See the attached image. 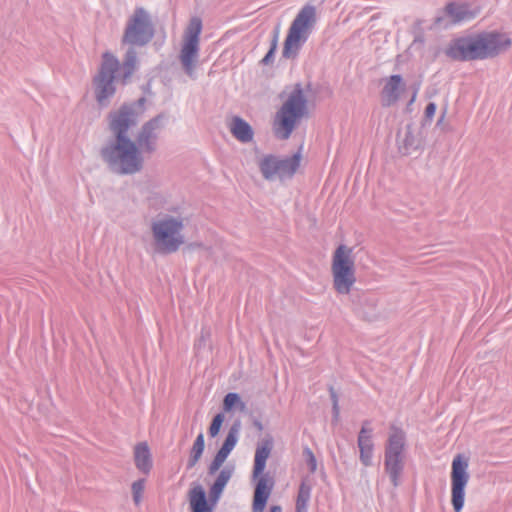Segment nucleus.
<instances>
[{
  "label": "nucleus",
  "instance_id": "1",
  "mask_svg": "<svg viewBox=\"0 0 512 512\" xmlns=\"http://www.w3.org/2000/svg\"><path fill=\"white\" fill-rule=\"evenodd\" d=\"M512 41L506 33L489 31L455 39L449 43L446 55L458 61L494 58L510 48Z\"/></svg>",
  "mask_w": 512,
  "mask_h": 512
},
{
  "label": "nucleus",
  "instance_id": "2",
  "mask_svg": "<svg viewBox=\"0 0 512 512\" xmlns=\"http://www.w3.org/2000/svg\"><path fill=\"white\" fill-rule=\"evenodd\" d=\"M137 69V52L129 48L120 64L116 56L105 52L97 75L93 79L94 94L100 106H107L116 92V82L126 84Z\"/></svg>",
  "mask_w": 512,
  "mask_h": 512
},
{
  "label": "nucleus",
  "instance_id": "3",
  "mask_svg": "<svg viewBox=\"0 0 512 512\" xmlns=\"http://www.w3.org/2000/svg\"><path fill=\"white\" fill-rule=\"evenodd\" d=\"M100 154L109 169L119 175H133L144 167V155L131 138L109 140Z\"/></svg>",
  "mask_w": 512,
  "mask_h": 512
},
{
  "label": "nucleus",
  "instance_id": "4",
  "mask_svg": "<svg viewBox=\"0 0 512 512\" xmlns=\"http://www.w3.org/2000/svg\"><path fill=\"white\" fill-rule=\"evenodd\" d=\"M185 222L186 218L178 212L158 214L151 222L155 251L161 254L178 251L186 242Z\"/></svg>",
  "mask_w": 512,
  "mask_h": 512
},
{
  "label": "nucleus",
  "instance_id": "5",
  "mask_svg": "<svg viewBox=\"0 0 512 512\" xmlns=\"http://www.w3.org/2000/svg\"><path fill=\"white\" fill-rule=\"evenodd\" d=\"M307 115V98L297 84L273 119V132L280 140L288 139L302 118Z\"/></svg>",
  "mask_w": 512,
  "mask_h": 512
},
{
  "label": "nucleus",
  "instance_id": "6",
  "mask_svg": "<svg viewBox=\"0 0 512 512\" xmlns=\"http://www.w3.org/2000/svg\"><path fill=\"white\" fill-rule=\"evenodd\" d=\"M331 274L334 290L338 294L348 295L356 283V263L352 247L341 244L335 249L331 259Z\"/></svg>",
  "mask_w": 512,
  "mask_h": 512
},
{
  "label": "nucleus",
  "instance_id": "7",
  "mask_svg": "<svg viewBox=\"0 0 512 512\" xmlns=\"http://www.w3.org/2000/svg\"><path fill=\"white\" fill-rule=\"evenodd\" d=\"M316 22V9L312 5H305L297 14L284 41L282 55L287 59H294L303 44L307 41L312 27Z\"/></svg>",
  "mask_w": 512,
  "mask_h": 512
},
{
  "label": "nucleus",
  "instance_id": "8",
  "mask_svg": "<svg viewBox=\"0 0 512 512\" xmlns=\"http://www.w3.org/2000/svg\"><path fill=\"white\" fill-rule=\"evenodd\" d=\"M201 31V19L198 17L191 18L184 31L178 55L184 73L193 80L197 78L196 69L199 62Z\"/></svg>",
  "mask_w": 512,
  "mask_h": 512
},
{
  "label": "nucleus",
  "instance_id": "9",
  "mask_svg": "<svg viewBox=\"0 0 512 512\" xmlns=\"http://www.w3.org/2000/svg\"><path fill=\"white\" fill-rule=\"evenodd\" d=\"M155 29L149 12L143 7H137L128 17L122 36V43L134 46H145L154 37Z\"/></svg>",
  "mask_w": 512,
  "mask_h": 512
},
{
  "label": "nucleus",
  "instance_id": "10",
  "mask_svg": "<svg viewBox=\"0 0 512 512\" xmlns=\"http://www.w3.org/2000/svg\"><path fill=\"white\" fill-rule=\"evenodd\" d=\"M405 442V433L398 428H391L385 449L384 466L395 487L398 486L404 469Z\"/></svg>",
  "mask_w": 512,
  "mask_h": 512
},
{
  "label": "nucleus",
  "instance_id": "11",
  "mask_svg": "<svg viewBox=\"0 0 512 512\" xmlns=\"http://www.w3.org/2000/svg\"><path fill=\"white\" fill-rule=\"evenodd\" d=\"M143 101L140 99L137 103L124 104L109 113L108 127L113 139L130 138L129 130L138 124L142 115Z\"/></svg>",
  "mask_w": 512,
  "mask_h": 512
},
{
  "label": "nucleus",
  "instance_id": "12",
  "mask_svg": "<svg viewBox=\"0 0 512 512\" xmlns=\"http://www.w3.org/2000/svg\"><path fill=\"white\" fill-rule=\"evenodd\" d=\"M300 160V153L287 158L266 154L258 159V166L264 179L268 181L283 180L294 175L300 166Z\"/></svg>",
  "mask_w": 512,
  "mask_h": 512
},
{
  "label": "nucleus",
  "instance_id": "13",
  "mask_svg": "<svg viewBox=\"0 0 512 512\" xmlns=\"http://www.w3.org/2000/svg\"><path fill=\"white\" fill-rule=\"evenodd\" d=\"M468 459L458 454L451 464V503L455 512H460L464 506L465 488L469 482Z\"/></svg>",
  "mask_w": 512,
  "mask_h": 512
},
{
  "label": "nucleus",
  "instance_id": "14",
  "mask_svg": "<svg viewBox=\"0 0 512 512\" xmlns=\"http://www.w3.org/2000/svg\"><path fill=\"white\" fill-rule=\"evenodd\" d=\"M164 116L158 115L143 124L139 130L135 143L143 155L152 154L157 149V140L163 128Z\"/></svg>",
  "mask_w": 512,
  "mask_h": 512
},
{
  "label": "nucleus",
  "instance_id": "15",
  "mask_svg": "<svg viewBox=\"0 0 512 512\" xmlns=\"http://www.w3.org/2000/svg\"><path fill=\"white\" fill-rule=\"evenodd\" d=\"M479 9L468 3L451 2L444 9L443 16L436 18V23L446 27L448 24H457L474 19Z\"/></svg>",
  "mask_w": 512,
  "mask_h": 512
},
{
  "label": "nucleus",
  "instance_id": "16",
  "mask_svg": "<svg viewBox=\"0 0 512 512\" xmlns=\"http://www.w3.org/2000/svg\"><path fill=\"white\" fill-rule=\"evenodd\" d=\"M406 84L400 75H391L384 81L381 91L382 102L385 106L395 104L405 91Z\"/></svg>",
  "mask_w": 512,
  "mask_h": 512
},
{
  "label": "nucleus",
  "instance_id": "17",
  "mask_svg": "<svg viewBox=\"0 0 512 512\" xmlns=\"http://www.w3.org/2000/svg\"><path fill=\"white\" fill-rule=\"evenodd\" d=\"M422 138L417 128L407 125L404 132L398 136L399 149L403 154H410L421 147Z\"/></svg>",
  "mask_w": 512,
  "mask_h": 512
},
{
  "label": "nucleus",
  "instance_id": "18",
  "mask_svg": "<svg viewBox=\"0 0 512 512\" xmlns=\"http://www.w3.org/2000/svg\"><path fill=\"white\" fill-rule=\"evenodd\" d=\"M373 430L365 422L358 435V447L360 450V460L365 466L372 464L373 456V441H372Z\"/></svg>",
  "mask_w": 512,
  "mask_h": 512
},
{
  "label": "nucleus",
  "instance_id": "19",
  "mask_svg": "<svg viewBox=\"0 0 512 512\" xmlns=\"http://www.w3.org/2000/svg\"><path fill=\"white\" fill-rule=\"evenodd\" d=\"M257 479L252 510L253 512H263L271 493V486L268 485L266 477L259 476Z\"/></svg>",
  "mask_w": 512,
  "mask_h": 512
},
{
  "label": "nucleus",
  "instance_id": "20",
  "mask_svg": "<svg viewBox=\"0 0 512 512\" xmlns=\"http://www.w3.org/2000/svg\"><path fill=\"white\" fill-rule=\"evenodd\" d=\"M229 129L231 134L242 143H248L253 140L254 131L251 125L238 116L232 118Z\"/></svg>",
  "mask_w": 512,
  "mask_h": 512
},
{
  "label": "nucleus",
  "instance_id": "21",
  "mask_svg": "<svg viewBox=\"0 0 512 512\" xmlns=\"http://www.w3.org/2000/svg\"><path fill=\"white\" fill-rule=\"evenodd\" d=\"M233 472H234V467L232 465H228V466H225L218 474L214 484L210 488V493H209L210 500L213 503H216L219 500L225 486L231 479Z\"/></svg>",
  "mask_w": 512,
  "mask_h": 512
},
{
  "label": "nucleus",
  "instance_id": "22",
  "mask_svg": "<svg viewBox=\"0 0 512 512\" xmlns=\"http://www.w3.org/2000/svg\"><path fill=\"white\" fill-rule=\"evenodd\" d=\"M272 443L270 441H264L259 444L255 451L253 478L256 479L265 470L266 461L271 453Z\"/></svg>",
  "mask_w": 512,
  "mask_h": 512
},
{
  "label": "nucleus",
  "instance_id": "23",
  "mask_svg": "<svg viewBox=\"0 0 512 512\" xmlns=\"http://www.w3.org/2000/svg\"><path fill=\"white\" fill-rule=\"evenodd\" d=\"M189 504L192 512H212L209 506L206 493L202 486L197 485L189 492Z\"/></svg>",
  "mask_w": 512,
  "mask_h": 512
},
{
  "label": "nucleus",
  "instance_id": "24",
  "mask_svg": "<svg viewBox=\"0 0 512 512\" xmlns=\"http://www.w3.org/2000/svg\"><path fill=\"white\" fill-rule=\"evenodd\" d=\"M134 460L136 467L143 473H149L152 467L151 454L148 445L141 442L135 446Z\"/></svg>",
  "mask_w": 512,
  "mask_h": 512
},
{
  "label": "nucleus",
  "instance_id": "25",
  "mask_svg": "<svg viewBox=\"0 0 512 512\" xmlns=\"http://www.w3.org/2000/svg\"><path fill=\"white\" fill-rule=\"evenodd\" d=\"M312 485L304 480L302 481L296 500V512H307L311 497Z\"/></svg>",
  "mask_w": 512,
  "mask_h": 512
},
{
  "label": "nucleus",
  "instance_id": "26",
  "mask_svg": "<svg viewBox=\"0 0 512 512\" xmlns=\"http://www.w3.org/2000/svg\"><path fill=\"white\" fill-rule=\"evenodd\" d=\"M240 422H235L229 429L228 434L225 438V441L219 451L225 454L227 457L230 452L234 449L238 442L239 432H240Z\"/></svg>",
  "mask_w": 512,
  "mask_h": 512
},
{
  "label": "nucleus",
  "instance_id": "27",
  "mask_svg": "<svg viewBox=\"0 0 512 512\" xmlns=\"http://www.w3.org/2000/svg\"><path fill=\"white\" fill-rule=\"evenodd\" d=\"M223 409L226 412H231L233 410L243 412L246 409V404L242 401L239 394L230 392L223 399Z\"/></svg>",
  "mask_w": 512,
  "mask_h": 512
},
{
  "label": "nucleus",
  "instance_id": "28",
  "mask_svg": "<svg viewBox=\"0 0 512 512\" xmlns=\"http://www.w3.org/2000/svg\"><path fill=\"white\" fill-rule=\"evenodd\" d=\"M204 447H205L204 435H203V433H200L196 437L194 444L192 446L190 457H189L188 464H187L188 468H192L197 464V462L199 461V459L202 456Z\"/></svg>",
  "mask_w": 512,
  "mask_h": 512
},
{
  "label": "nucleus",
  "instance_id": "29",
  "mask_svg": "<svg viewBox=\"0 0 512 512\" xmlns=\"http://www.w3.org/2000/svg\"><path fill=\"white\" fill-rule=\"evenodd\" d=\"M145 489V481L140 479L132 484V495L136 505H139L142 501L143 492Z\"/></svg>",
  "mask_w": 512,
  "mask_h": 512
},
{
  "label": "nucleus",
  "instance_id": "30",
  "mask_svg": "<svg viewBox=\"0 0 512 512\" xmlns=\"http://www.w3.org/2000/svg\"><path fill=\"white\" fill-rule=\"evenodd\" d=\"M224 421V415L222 413H218L212 420V423L209 427V435L211 437H215L218 435L222 423Z\"/></svg>",
  "mask_w": 512,
  "mask_h": 512
},
{
  "label": "nucleus",
  "instance_id": "31",
  "mask_svg": "<svg viewBox=\"0 0 512 512\" xmlns=\"http://www.w3.org/2000/svg\"><path fill=\"white\" fill-rule=\"evenodd\" d=\"M226 459H227V456L225 454L221 453L220 451H218L209 466V474H214L216 471H218Z\"/></svg>",
  "mask_w": 512,
  "mask_h": 512
},
{
  "label": "nucleus",
  "instance_id": "32",
  "mask_svg": "<svg viewBox=\"0 0 512 512\" xmlns=\"http://www.w3.org/2000/svg\"><path fill=\"white\" fill-rule=\"evenodd\" d=\"M303 453L306 458L309 470L312 473H314L317 469V461H316V458H315L313 452L309 448H306V449H304Z\"/></svg>",
  "mask_w": 512,
  "mask_h": 512
},
{
  "label": "nucleus",
  "instance_id": "33",
  "mask_svg": "<svg viewBox=\"0 0 512 512\" xmlns=\"http://www.w3.org/2000/svg\"><path fill=\"white\" fill-rule=\"evenodd\" d=\"M150 206L156 207L163 205L166 202V198L163 194L155 192L148 198Z\"/></svg>",
  "mask_w": 512,
  "mask_h": 512
},
{
  "label": "nucleus",
  "instance_id": "34",
  "mask_svg": "<svg viewBox=\"0 0 512 512\" xmlns=\"http://www.w3.org/2000/svg\"><path fill=\"white\" fill-rule=\"evenodd\" d=\"M277 39H278V34L276 33L275 36H274V39L272 41V45H271L270 50L265 55V57L262 59V62L264 64H269L272 61L273 55H274V53L276 51V48H277Z\"/></svg>",
  "mask_w": 512,
  "mask_h": 512
},
{
  "label": "nucleus",
  "instance_id": "35",
  "mask_svg": "<svg viewBox=\"0 0 512 512\" xmlns=\"http://www.w3.org/2000/svg\"><path fill=\"white\" fill-rule=\"evenodd\" d=\"M436 112V105L435 103L431 102L426 106L425 109V116L427 119H432Z\"/></svg>",
  "mask_w": 512,
  "mask_h": 512
},
{
  "label": "nucleus",
  "instance_id": "36",
  "mask_svg": "<svg viewBox=\"0 0 512 512\" xmlns=\"http://www.w3.org/2000/svg\"><path fill=\"white\" fill-rule=\"evenodd\" d=\"M332 399H333V409H334V413L335 415L338 414V404H337V398H336V395L334 393H332Z\"/></svg>",
  "mask_w": 512,
  "mask_h": 512
},
{
  "label": "nucleus",
  "instance_id": "37",
  "mask_svg": "<svg viewBox=\"0 0 512 512\" xmlns=\"http://www.w3.org/2000/svg\"><path fill=\"white\" fill-rule=\"evenodd\" d=\"M363 301H364V303H366L367 305H369L371 307L375 306V300L372 298L364 297Z\"/></svg>",
  "mask_w": 512,
  "mask_h": 512
},
{
  "label": "nucleus",
  "instance_id": "38",
  "mask_svg": "<svg viewBox=\"0 0 512 512\" xmlns=\"http://www.w3.org/2000/svg\"><path fill=\"white\" fill-rule=\"evenodd\" d=\"M270 512H282L280 506H272Z\"/></svg>",
  "mask_w": 512,
  "mask_h": 512
},
{
  "label": "nucleus",
  "instance_id": "39",
  "mask_svg": "<svg viewBox=\"0 0 512 512\" xmlns=\"http://www.w3.org/2000/svg\"><path fill=\"white\" fill-rule=\"evenodd\" d=\"M415 97H416V93H414V95L412 96V101L415 100Z\"/></svg>",
  "mask_w": 512,
  "mask_h": 512
},
{
  "label": "nucleus",
  "instance_id": "40",
  "mask_svg": "<svg viewBox=\"0 0 512 512\" xmlns=\"http://www.w3.org/2000/svg\"><path fill=\"white\" fill-rule=\"evenodd\" d=\"M362 313H363V314H366L367 316L369 315V313H368V312H366V311H364V310L362 311Z\"/></svg>",
  "mask_w": 512,
  "mask_h": 512
}]
</instances>
